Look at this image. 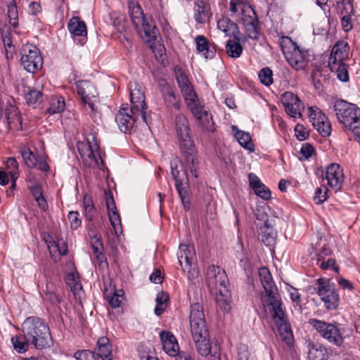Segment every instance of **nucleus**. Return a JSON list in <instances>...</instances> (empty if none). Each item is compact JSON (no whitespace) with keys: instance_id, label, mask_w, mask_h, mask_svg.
<instances>
[{"instance_id":"obj_51","label":"nucleus","mask_w":360,"mask_h":360,"mask_svg":"<svg viewBox=\"0 0 360 360\" xmlns=\"http://www.w3.org/2000/svg\"><path fill=\"white\" fill-rule=\"evenodd\" d=\"M259 79L262 84L270 86L273 83L272 70L268 67L262 68L259 72Z\"/></svg>"},{"instance_id":"obj_9","label":"nucleus","mask_w":360,"mask_h":360,"mask_svg":"<svg viewBox=\"0 0 360 360\" xmlns=\"http://www.w3.org/2000/svg\"><path fill=\"white\" fill-rule=\"evenodd\" d=\"M309 323L330 343L338 347L342 345L344 338L335 325L316 319H310Z\"/></svg>"},{"instance_id":"obj_16","label":"nucleus","mask_w":360,"mask_h":360,"mask_svg":"<svg viewBox=\"0 0 360 360\" xmlns=\"http://www.w3.org/2000/svg\"><path fill=\"white\" fill-rule=\"evenodd\" d=\"M228 283L227 275L224 270L218 266H209L207 270V283L210 288L223 287Z\"/></svg>"},{"instance_id":"obj_49","label":"nucleus","mask_w":360,"mask_h":360,"mask_svg":"<svg viewBox=\"0 0 360 360\" xmlns=\"http://www.w3.org/2000/svg\"><path fill=\"white\" fill-rule=\"evenodd\" d=\"M179 251L184 255L186 265L190 266L194 256V250L193 246L181 244L179 245Z\"/></svg>"},{"instance_id":"obj_14","label":"nucleus","mask_w":360,"mask_h":360,"mask_svg":"<svg viewBox=\"0 0 360 360\" xmlns=\"http://www.w3.org/2000/svg\"><path fill=\"white\" fill-rule=\"evenodd\" d=\"M139 115V112H131L127 107L122 108L115 116V121L120 130L125 134L129 132Z\"/></svg>"},{"instance_id":"obj_10","label":"nucleus","mask_w":360,"mask_h":360,"mask_svg":"<svg viewBox=\"0 0 360 360\" xmlns=\"http://www.w3.org/2000/svg\"><path fill=\"white\" fill-rule=\"evenodd\" d=\"M130 100L131 112H139L143 121L146 122L147 105L145 101L143 87L136 82L130 83Z\"/></svg>"},{"instance_id":"obj_22","label":"nucleus","mask_w":360,"mask_h":360,"mask_svg":"<svg viewBox=\"0 0 360 360\" xmlns=\"http://www.w3.org/2000/svg\"><path fill=\"white\" fill-rule=\"evenodd\" d=\"M176 79L184 97L188 96L195 91L188 77L181 68L176 67L174 69Z\"/></svg>"},{"instance_id":"obj_43","label":"nucleus","mask_w":360,"mask_h":360,"mask_svg":"<svg viewBox=\"0 0 360 360\" xmlns=\"http://www.w3.org/2000/svg\"><path fill=\"white\" fill-rule=\"evenodd\" d=\"M308 113L309 120L314 127L319 126L323 120L327 121L326 115L320 108L316 106L309 107L308 108Z\"/></svg>"},{"instance_id":"obj_5","label":"nucleus","mask_w":360,"mask_h":360,"mask_svg":"<svg viewBox=\"0 0 360 360\" xmlns=\"http://www.w3.org/2000/svg\"><path fill=\"white\" fill-rule=\"evenodd\" d=\"M332 109L345 129L360 136V108L356 105L338 99L333 103Z\"/></svg>"},{"instance_id":"obj_53","label":"nucleus","mask_w":360,"mask_h":360,"mask_svg":"<svg viewBox=\"0 0 360 360\" xmlns=\"http://www.w3.org/2000/svg\"><path fill=\"white\" fill-rule=\"evenodd\" d=\"M314 127L323 137H327L330 135L331 125L328 117L327 121L323 120V122H321L319 126H314Z\"/></svg>"},{"instance_id":"obj_42","label":"nucleus","mask_w":360,"mask_h":360,"mask_svg":"<svg viewBox=\"0 0 360 360\" xmlns=\"http://www.w3.org/2000/svg\"><path fill=\"white\" fill-rule=\"evenodd\" d=\"M65 107V100L62 96L53 97L50 100L46 112L50 115L62 112Z\"/></svg>"},{"instance_id":"obj_44","label":"nucleus","mask_w":360,"mask_h":360,"mask_svg":"<svg viewBox=\"0 0 360 360\" xmlns=\"http://www.w3.org/2000/svg\"><path fill=\"white\" fill-rule=\"evenodd\" d=\"M254 214L257 220L269 221V214L270 213V207L268 204H255V207H252Z\"/></svg>"},{"instance_id":"obj_7","label":"nucleus","mask_w":360,"mask_h":360,"mask_svg":"<svg viewBox=\"0 0 360 360\" xmlns=\"http://www.w3.org/2000/svg\"><path fill=\"white\" fill-rule=\"evenodd\" d=\"M317 293L328 310L336 309L339 304V295L330 281L323 278L316 280Z\"/></svg>"},{"instance_id":"obj_54","label":"nucleus","mask_w":360,"mask_h":360,"mask_svg":"<svg viewBox=\"0 0 360 360\" xmlns=\"http://www.w3.org/2000/svg\"><path fill=\"white\" fill-rule=\"evenodd\" d=\"M76 360H98L94 352L90 350H78L74 354Z\"/></svg>"},{"instance_id":"obj_34","label":"nucleus","mask_w":360,"mask_h":360,"mask_svg":"<svg viewBox=\"0 0 360 360\" xmlns=\"http://www.w3.org/2000/svg\"><path fill=\"white\" fill-rule=\"evenodd\" d=\"M27 103L34 108L39 107L44 101V95L39 90L27 88L25 92Z\"/></svg>"},{"instance_id":"obj_17","label":"nucleus","mask_w":360,"mask_h":360,"mask_svg":"<svg viewBox=\"0 0 360 360\" xmlns=\"http://www.w3.org/2000/svg\"><path fill=\"white\" fill-rule=\"evenodd\" d=\"M326 178L329 186L336 191H339L342 186L345 179L343 169L338 164H330L326 169Z\"/></svg>"},{"instance_id":"obj_47","label":"nucleus","mask_w":360,"mask_h":360,"mask_svg":"<svg viewBox=\"0 0 360 360\" xmlns=\"http://www.w3.org/2000/svg\"><path fill=\"white\" fill-rule=\"evenodd\" d=\"M175 187L181 202H190L188 182L183 181L180 179H176Z\"/></svg>"},{"instance_id":"obj_20","label":"nucleus","mask_w":360,"mask_h":360,"mask_svg":"<svg viewBox=\"0 0 360 360\" xmlns=\"http://www.w3.org/2000/svg\"><path fill=\"white\" fill-rule=\"evenodd\" d=\"M112 347L107 337H101L96 342L94 353L98 360H112Z\"/></svg>"},{"instance_id":"obj_46","label":"nucleus","mask_w":360,"mask_h":360,"mask_svg":"<svg viewBox=\"0 0 360 360\" xmlns=\"http://www.w3.org/2000/svg\"><path fill=\"white\" fill-rule=\"evenodd\" d=\"M6 167L9 170V175L12 180L11 187L15 186V181L18 179V163L15 158H8L6 162Z\"/></svg>"},{"instance_id":"obj_30","label":"nucleus","mask_w":360,"mask_h":360,"mask_svg":"<svg viewBox=\"0 0 360 360\" xmlns=\"http://www.w3.org/2000/svg\"><path fill=\"white\" fill-rule=\"evenodd\" d=\"M184 98L193 115L195 118H199V116H201L202 112L206 109L204 105H200L196 93H192L189 96Z\"/></svg>"},{"instance_id":"obj_39","label":"nucleus","mask_w":360,"mask_h":360,"mask_svg":"<svg viewBox=\"0 0 360 360\" xmlns=\"http://www.w3.org/2000/svg\"><path fill=\"white\" fill-rule=\"evenodd\" d=\"M127 300L124 296V290H117L114 286V309H117V313L122 314L127 307Z\"/></svg>"},{"instance_id":"obj_29","label":"nucleus","mask_w":360,"mask_h":360,"mask_svg":"<svg viewBox=\"0 0 360 360\" xmlns=\"http://www.w3.org/2000/svg\"><path fill=\"white\" fill-rule=\"evenodd\" d=\"M328 67L331 72H335L339 80L347 82L349 79V65L342 61H329Z\"/></svg>"},{"instance_id":"obj_15","label":"nucleus","mask_w":360,"mask_h":360,"mask_svg":"<svg viewBox=\"0 0 360 360\" xmlns=\"http://www.w3.org/2000/svg\"><path fill=\"white\" fill-rule=\"evenodd\" d=\"M76 87L83 103L87 105L93 110L94 103L92 98H96L98 95L97 90L94 85L89 81L81 80L76 82Z\"/></svg>"},{"instance_id":"obj_36","label":"nucleus","mask_w":360,"mask_h":360,"mask_svg":"<svg viewBox=\"0 0 360 360\" xmlns=\"http://www.w3.org/2000/svg\"><path fill=\"white\" fill-rule=\"evenodd\" d=\"M18 151L20 154L25 164L30 168L37 165V157L30 148L25 144H20L18 147Z\"/></svg>"},{"instance_id":"obj_32","label":"nucleus","mask_w":360,"mask_h":360,"mask_svg":"<svg viewBox=\"0 0 360 360\" xmlns=\"http://www.w3.org/2000/svg\"><path fill=\"white\" fill-rule=\"evenodd\" d=\"M195 20L198 23L209 21L211 17L209 6L203 1H196L195 4Z\"/></svg>"},{"instance_id":"obj_63","label":"nucleus","mask_w":360,"mask_h":360,"mask_svg":"<svg viewBox=\"0 0 360 360\" xmlns=\"http://www.w3.org/2000/svg\"><path fill=\"white\" fill-rule=\"evenodd\" d=\"M295 133L297 138L300 141L305 140L309 136L308 133L304 131L303 126L300 124L295 127Z\"/></svg>"},{"instance_id":"obj_55","label":"nucleus","mask_w":360,"mask_h":360,"mask_svg":"<svg viewBox=\"0 0 360 360\" xmlns=\"http://www.w3.org/2000/svg\"><path fill=\"white\" fill-rule=\"evenodd\" d=\"M337 9L340 11V15L346 13H354V8L352 2L347 1H336Z\"/></svg>"},{"instance_id":"obj_31","label":"nucleus","mask_w":360,"mask_h":360,"mask_svg":"<svg viewBox=\"0 0 360 360\" xmlns=\"http://www.w3.org/2000/svg\"><path fill=\"white\" fill-rule=\"evenodd\" d=\"M231 292L227 286L220 287L219 288V295H217L216 302L217 306L224 311H229L231 309Z\"/></svg>"},{"instance_id":"obj_26","label":"nucleus","mask_w":360,"mask_h":360,"mask_svg":"<svg viewBox=\"0 0 360 360\" xmlns=\"http://www.w3.org/2000/svg\"><path fill=\"white\" fill-rule=\"evenodd\" d=\"M128 8L131 20L134 27H140V24H143L144 19L146 18L141 6L138 2L130 0L128 2Z\"/></svg>"},{"instance_id":"obj_8","label":"nucleus","mask_w":360,"mask_h":360,"mask_svg":"<svg viewBox=\"0 0 360 360\" xmlns=\"http://www.w3.org/2000/svg\"><path fill=\"white\" fill-rule=\"evenodd\" d=\"M21 64L28 72L34 73L41 69L43 58L39 49L32 44H25L21 49Z\"/></svg>"},{"instance_id":"obj_3","label":"nucleus","mask_w":360,"mask_h":360,"mask_svg":"<svg viewBox=\"0 0 360 360\" xmlns=\"http://www.w3.org/2000/svg\"><path fill=\"white\" fill-rule=\"evenodd\" d=\"M190 326L197 352L202 356H207L212 352L209 331L202 305L194 303L191 305Z\"/></svg>"},{"instance_id":"obj_11","label":"nucleus","mask_w":360,"mask_h":360,"mask_svg":"<svg viewBox=\"0 0 360 360\" xmlns=\"http://www.w3.org/2000/svg\"><path fill=\"white\" fill-rule=\"evenodd\" d=\"M281 101L288 115L292 117H300L304 110V103L292 92L286 91L282 94Z\"/></svg>"},{"instance_id":"obj_50","label":"nucleus","mask_w":360,"mask_h":360,"mask_svg":"<svg viewBox=\"0 0 360 360\" xmlns=\"http://www.w3.org/2000/svg\"><path fill=\"white\" fill-rule=\"evenodd\" d=\"M11 342L14 349L20 354L25 353L28 349L29 345H30V342L26 341L25 338L24 340H21L17 335L11 338Z\"/></svg>"},{"instance_id":"obj_45","label":"nucleus","mask_w":360,"mask_h":360,"mask_svg":"<svg viewBox=\"0 0 360 360\" xmlns=\"http://www.w3.org/2000/svg\"><path fill=\"white\" fill-rule=\"evenodd\" d=\"M88 158H84L82 160L89 167L99 166V161L102 162V160L98 152V146L96 143H94L93 148Z\"/></svg>"},{"instance_id":"obj_64","label":"nucleus","mask_w":360,"mask_h":360,"mask_svg":"<svg viewBox=\"0 0 360 360\" xmlns=\"http://www.w3.org/2000/svg\"><path fill=\"white\" fill-rule=\"evenodd\" d=\"M155 301L156 304L167 307V302L169 301V295L164 292H161L157 295Z\"/></svg>"},{"instance_id":"obj_28","label":"nucleus","mask_w":360,"mask_h":360,"mask_svg":"<svg viewBox=\"0 0 360 360\" xmlns=\"http://www.w3.org/2000/svg\"><path fill=\"white\" fill-rule=\"evenodd\" d=\"M309 360H326L328 353L326 348L319 342H310L307 345Z\"/></svg>"},{"instance_id":"obj_18","label":"nucleus","mask_w":360,"mask_h":360,"mask_svg":"<svg viewBox=\"0 0 360 360\" xmlns=\"http://www.w3.org/2000/svg\"><path fill=\"white\" fill-rule=\"evenodd\" d=\"M127 20L124 15H120L114 19V27H116L120 35L117 37L120 42L127 49L132 47V42L129 33L127 32Z\"/></svg>"},{"instance_id":"obj_37","label":"nucleus","mask_w":360,"mask_h":360,"mask_svg":"<svg viewBox=\"0 0 360 360\" xmlns=\"http://www.w3.org/2000/svg\"><path fill=\"white\" fill-rule=\"evenodd\" d=\"M244 26L247 36L252 39L259 37L258 20L256 18L249 17L244 20Z\"/></svg>"},{"instance_id":"obj_38","label":"nucleus","mask_w":360,"mask_h":360,"mask_svg":"<svg viewBox=\"0 0 360 360\" xmlns=\"http://www.w3.org/2000/svg\"><path fill=\"white\" fill-rule=\"evenodd\" d=\"M200 117L196 118L204 131L214 132L215 131L212 115L209 110H205L202 112Z\"/></svg>"},{"instance_id":"obj_62","label":"nucleus","mask_w":360,"mask_h":360,"mask_svg":"<svg viewBox=\"0 0 360 360\" xmlns=\"http://www.w3.org/2000/svg\"><path fill=\"white\" fill-rule=\"evenodd\" d=\"M68 219L71 222V228L76 229L81 223L78 219V213L77 212H70L68 214Z\"/></svg>"},{"instance_id":"obj_12","label":"nucleus","mask_w":360,"mask_h":360,"mask_svg":"<svg viewBox=\"0 0 360 360\" xmlns=\"http://www.w3.org/2000/svg\"><path fill=\"white\" fill-rule=\"evenodd\" d=\"M134 28L145 43L150 49H153L159 34L158 30L154 25L153 21L151 19L145 18L143 24H140V27Z\"/></svg>"},{"instance_id":"obj_25","label":"nucleus","mask_w":360,"mask_h":360,"mask_svg":"<svg viewBox=\"0 0 360 360\" xmlns=\"http://www.w3.org/2000/svg\"><path fill=\"white\" fill-rule=\"evenodd\" d=\"M217 27L223 32L227 37H233L235 39L240 41L237 34L239 33V29L236 23L228 18H222L217 21Z\"/></svg>"},{"instance_id":"obj_41","label":"nucleus","mask_w":360,"mask_h":360,"mask_svg":"<svg viewBox=\"0 0 360 360\" xmlns=\"http://www.w3.org/2000/svg\"><path fill=\"white\" fill-rule=\"evenodd\" d=\"M112 281L110 276L108 277H103V297L106 300L108 303V314L110 316V309H112Z\"/></svg>"},{"instance_id":"obj_57","label":"nucleus","mask_w":360,"mask_h":360,"mask_svg":"<svg viewBox=\"0 0 360 360\" xmlns=\"http://www.w3.org/2000/svg\"><path fill=\"white\" fill-rule=\"evenodd\" d=\"M45 302H49L52 306L58 307L62 299L54 292L47 291L44 297Z\"/></svg>"},{"instance_id":"obj_52","label":"nucleus","mask_w":360,"mask_h":360,"mask_svg":"<svg viewBox=\"0 0 360 360\" xmlns=\"http://www.w3.org/2000/svg\"><path fill=\"white\" fill-rule=\"evenodd\" d=\"M94 143L90 142L89 141L87 143L85 142H78L77 143V150L81 156V158L83 160L84 158H88L89 154L92 153L91 151L93 148Z\"/></svg>"},{"instance_id":"obj_60","label":"nucleus","mask_w":360,"mask_h":360,"mask_svg":"<svg viewBox=\"0 0 360 360\" xmlns=\"http://www.w3.org/2000/svg\"><path fill=\"white\" fill-rule=\"evenodd\" d=\"M314 147L309 143H303L300 149V154L305 158L309 159L313 154Z\"/></svg>"},{"instance_id":"obj_2","label":"nucleus","mask_w":360,"mask_h":360,"mask_svg":"<svg viewBox=\"0 0 360 360\" xmlns=\"http://www.w3.org/2000/svg\"><path fill=\"white\" fill-rule=\"evenodd\" d=\"M175 131L179 141V147L184 155L187 167L194 177H198L197 174V151L194 141L191 136V130L189 122L182 114H179L175 117Z\"/></svg>"},{"instance_id":"obj_48","label":"nucleus","mask_w":360,"mask_h":360,"mask_svg":"<svg viewBox=\"0 0 360 360\" xmlns=\"http://www.w3.org/2000/svg\"><path fill=\"white\" fill-rule=\"evenodd\" d=\"M7 7V15L9 18L10 24L14 28H16L18 26V12L14 0H13V2L10 3Z\"/></svg>"},{"instance_id":"obj_24","label":"nucleus","mask_w":360,"mask_h":360,"mask_svg":"<svg viewBox=\"0 0 360 360\" xmlns=\"http://www.w3.org/2000/svg\"><path fill=\"white\" fill-rule=\"evenodd\" d=\"M195 41L197 51L198 52H202L206 59H212L215 56V46L210 44L205 37L203 35H198Z\"/></svg>"},{"instance_id":"obj_4","label":"nucleus","mask_w":360,"mask_h":360,"mask_svg":"<svg viewBox=\"0 0 360 360\" xmlns=\"http://www.w3.org/2000/svg\"><path fill=\"white\" fill-rule=\"evenodd\" d=\"M24 338L37 349L48 347L52 342L49 326L37 316L27 317L22 323Z\"/></svg>"},{"instance_id":"obj_33","label":"nucleus","mask_w":360,"mask_h":360,"mask_svg":"<svg viewBox=\"0 0 360 360\" xmlns=\"http://www.w3.org/2000/svg\"><path fill=\"white\" fill-rule=\"evenodd\" d=\"M232 131H235V137L238 143L245 149L252 152L255 150V146L252 141L249 133L239 130L235 125L232 126Z\"/></svg>"},{"instance_id":"obj_61","label":"nucleus","mask_w":360,"mask_h":360,"mask_svg":"<svg viewBox=\"0 0 360 360\" xmlns=\"http://www.w3.org/2000/svg\"><path fill=\"white\" fill-rule=\"evenodd\" d=\"M328 188L326 187L317 188L315 193V198L319 200V202H323L328 199Z\"/></svg>"},{"instance_id":"obj_35","label":"nucleus","mask_w":360,"mask_h":360,"mask_svg":"<svg viewBox=\"0 0 360 360\" xmlns=\"http://www.w3.org/2000/svg\"><path fill=\"white\" fill-rule=\"evenodd\" d=\"M68 30L75 36H86V27L85 23L78 17L72 18L68 22Z\"/></svg>"},{"instance_id":"obj_27","label":"nucleus","mask_w":360,"mask_h":360,"mask_svg":"<svg viewBox=\"0 0 360 360\" xmlns=\"http://www.w3.org/2000/svg\"><path fill=\"white\" fill-rule=\"evenodd\" d=\"M349 46L345 41H339L333 46L329 61L341 62L349 56Z\"/></svg>"},{"instance_id":"obj_40","label":"nucleus","mask_w":360,"mask_h":360,"mask_svg":"<svg viewBox=\"0 0 360 360\" xmlns=\"http://www.w3.org/2000/svg\"><path fill=\"white\" fill-rule=\"evenodd\" d=\"M237 39H229L226 45V51L228 56L233 58H239L243 50V46Z\"/></svg>"},{"instance_id":"obj_23","label":"nucleus","mask_w":360,"mask_h":360,"mask_svg":"<svg viewBox=\"0 0 360 360\" xmlns=\"http://www.w3.org/2000/svg\"><path fill=\"white\" fill-rule=\"evenodd\" d=\"M258 234L261 240L267 246L274 244L277 237L276 231L268 221H266L263 225L259 226Z\"/></svg>"},{"instance_id":"obj_58","label":"nucleus","mask_w":360,"mask_h":360,"mask_svg":"<svg viewBox=\"0 0 360 360\" xmlns=\"http://www.w3.org/2000/svg\"><path fill=\"white\" fill-rule=\"evenodd\" d=\"M254 191L257 196L264 200H268L271 198V191L264 184H262L255 188Z\"/></svg>"},{"instance_id":"obj_19","label":"nucleus","mask_w":360,"mask_h":360,"mask_svg":"<svg viewBox=\"0 0 360 360\" xmlns=\"http://www.w3.org/2000/svg\"><path fill=\"white\" fill-rule=\"evenodd\" d=\"M4 113L9 129L13 131L22 129L21 115L15 105L8 103L5 108Z\"/></svg>"},{"instance_id":"obj_21","label":"nucleus","mask_w":360,"mask_h":360,"mask_svg":"<svg viewBox=\"0 0 360 360\" xmlns=\"http://www.w3.org/2000/svg\"><path fill=\"white\" fill-rule=\"evenodd\" d=\"M160 337L165 352L171 356H176L179 353V345L174 335L169 331H162Z\"/></svg>"},{"instance_id":"obj_59","label":"nucleus","mask_w":360,"mask_h":360,"mask_svg":"<svg viewBox=\"0 0 360 360\" xmlns=\"http://www.w3.org/2000/svg\"><path fill=\"white\" fill-rule=\"evenodd\" d=\"M354 15V13H346L341 15V24L343 30L345 32H348L352 29V24L351 22V15Z\"/></svg>"},{"instance_id":"obj_56","label":"nucleus","mask_w":360,"mask_h":360,"mask_svg":"<svg viewBox=\"0 0 360 360\" xmlns=\"http://www.w3.org/2000/svg\"><path fill=\"white\" fill-rule=\"evenodd\" d=\"M30 191L34 198L37 202H46V200L44 196L42 188L40 186L35 184L30 187Z\"/></svg>"},{"instance_id":"obj_6","label":"nucleus","mask_w":360,"mask_h":360,"mask_svg":"<svg viewBox=\"0 0 360 360\" xmlns=\"http://www.w3.org/2000/svg\"><path fill=\"white\" fill-rule=\"evenodd\" d=\"M279 44L283 54L290 65L296 70H304L309 62L308 51L300 47L290 37L282 36Z\"/></svg>"},{"instance_id":"obj_1","label":"nucleus","mask_w":360,"mask_h":360,"mask_svg":"<svg viewBox=\"0 0 360 360\" xmlns=\"http://www.w3.org/2000/svg\"><path fill=\"white\" fill-rule=\"evenodd\" d=\"M261 284L264 290L266 302L270 307V311L281 340L290 346L293 343V335L285 312L282 308V300L271 274L267 267L259 269Z\"/></svg>"},{"instance_id":"obj_13","label":"nucleus","mask_w":360,"mask_h":360,"mask_svg":"<svg viewBox=\"0 0 360 360\" xmlns=\"http://www.w3.org/2000/svg\"><path fill=\"white\" fill-rule=\"evenodd\" d=\"M161 96L164 101V104L168 109L174 108L179 110L181 106L179 96L176 94L175 87L168 84L165 80L162 81Z\"/></svg>"}]
</instances>
